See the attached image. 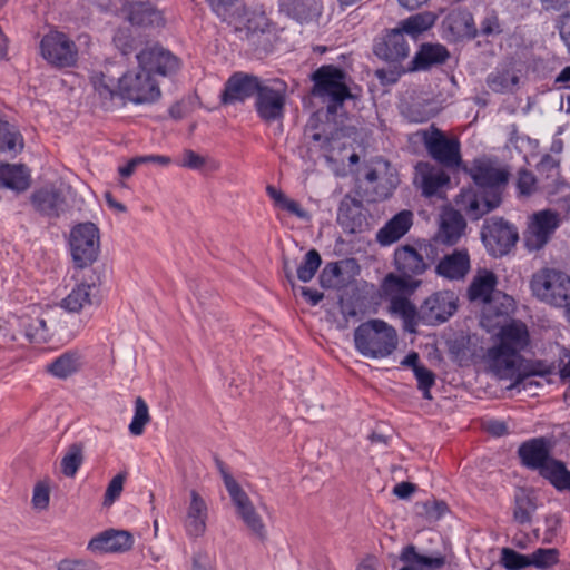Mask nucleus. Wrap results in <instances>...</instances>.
Masks as SVG:
<instances>
[{
	"instance_id": "obj_1",
	"label": "nucleus",
	"mask_w": 570,
	"mask_h": 570,
	"mask_svg": "<svg viewBox=\"0 0 570 570\" xmlns=\"http://www.w3.org/2000/svg\"><path fill=\"white\" fill-rule=\"evenodd\" d=\"M313 95L328 99L324 112L313 115L307 124V135L316 150L324 157L337 176L355 171L360 155L344 130L345 114L336 115L345 100L352 97L345 73L333 66H323L312 76Z\"/></svg>"
},
{
	"instance_id": "obj_2",
	"label": "nucleus",
	"mask_w": 570,
	"mask_h": 570,
	"mask_svg": "<svg viewBox=\"0 0 570 570\" xmlns=\"http://www.w3.org/2000/svg\"><path fill=\"white\" fill-rule=\"evenodd\" d=\"M529 345V333L524 324L511 322L495 335L494 345L483 356L484 368L500 380H510L515 387L530 376H548L554 366L546 361H533L523 365L520 352Z\"/></svg>"
},
{
	"instance_id": "obj_3",
	"label": "nucleus",
	"mask_w": 570,
	"mask_h": 570,
	"mask_svg": "<svg viewBox=\"0 0 570 570\" xmlns=\"http://www.w3.org/2000/svg\"><path fill=\"white\" fill-rule=\"evenodd\" d=\"M471 177L475 187L462 189L455 203L465 215L479 219L500 206L502 189L508 184L509 174L492 160L481 158L474 161Z\"/></svg>"
},
{
	"instance_id": "obj_4",
	"label": "nucleus",
	"mask_w": 570,
	"mask_h": 570,
	"mask_svg": "<svg viewBox=\"0 0 570 570\" xmlns=\"http://www.w3.org/2000/svg\"><path fill=\"white\" fill-rule=\"evenodd\" d=\"M498 276L488 268H478L473 275L466 296L470 302L483 304L481 324L488 331L505 326V317L514 311V301L503 293H495Z\"/></svg>"
},
{
	"instance_id": "obj_5",
	"label": "nucleus",
	"mask_w": 570,
	"mask_h": 570,
	"mask_svg": "<svg viewBox=\"0 0 570 570\" xmlns=\"http://www.w3.org/2000/svg\"><path fill=\"white\" fill-rule=\"evenodd\" d=\"M393 264L396 273H389L381 283L385 296L413 294L421 285L419 276L428 269L423 256L412 246H400L394 252Z\"/></svg>"
},
{
	"instance_id": "obj_6",
	"label": "nucleus",
	"mask_w": 570,
	"mask_h": 570,
	"mask_svg": "<svg viewBox=\"0 0 570 570\" xmlns=\"http://www.w3.org/2000/svg\"><path fill=\"white\" fill-rule=\"evenodd\" d=\"M355 350L366 358L390 357L397 348L399 335L387 322L373 318L361 323L353 334Z\"/></svg>"
},
{
	"instance_id": "obj_7",
	"label": "nucleus",
	"mask_w": 570,
	"mask_h": 570,
	"mask_svg": "<svg viewBox=\"0 0 570 570\" xmlns=\"http://www.w3.org/2000/svg\"><path fill=\"white\" fill-rule=\"evenodd\" d=\"M530 289L538 299L561 307L570 297V275L556 268H542L532 275Z\"/></svg>"
},
{
	"instance_id": "obj_8",
	"label": "nucleus",
	"mask_w": 570,
	"mask_h": 570,
	"mask_svg": "<svg viewBox=\"0 0 570 570\" xmlns=\"http://www.w3.org/2000/svg\"><path fill=\"white\" fill-rule=\"evenodd\" d=\"M161 95L155 77L144 67L122 72V97L124 101L134 105L153 104Z\"/></svg>"
},
{
	"instance_id": "obj_9",
	"label": "nucleus",
	"mask_w": 570,
	"mask_h": 570,
	"mask_svg": "<svg viewBox=\"0 0 570 570\" xmlns=\"http://www.w3.org/2000/svg\"><path fill=\"white\" fill-rule=\"evenodd\" d=\"M94 94L105 109L124 102L122 70L115 63H106L99 70H94L89 77Z\"/></svg>"
},
{
	"instance_id": "obj_10",
	"label": "nucleus",
	"mask_w": 570,
	"mask_h": 570,
	"mask_svg": "<svg viewBox=\"0 0 570 570\" xmlns=\"http://www.w3.org/2000/svg\"><path fill=\"white\" fill-rule=\"evenodd\" d=\"M375 55L390 65V76L384 69L377 70L376 76L381 80L395 81L396 68H406L402 62L409 58L410 47L404 35L396 28L389 30L374 49Z\"/></svg>"
},
{
	"instance_id": "obj_11",
	"label": "nucleus",
	"mask_w": 570,
	"mask_h": 570,
	"mask_svg": "<svg viewBox=\"0 0 570 570\" xmlns=\"http://www.w3.org/2000/svg\"><path fill=\"white\" fill-rule=\"evenodd\" d=\"M70 253L77 267L83 268L92 264L99 254L100 234L94 223H80L70 232Z\"/></svg>"
},
{
	"instance_id": "obj_12",
	"label": "nucleus",
	"mask_w": 570,
	"mask_h": 570,
	"mask_svg": "<svg viewBox=\"0 0 570 570\" xmlns=\"http://www.w3.org/2000/svg\"><path fill=\"white\" fill-rule=\"evenodd\" d=\"M40 52L45 60L58 68L72 67L78 60V48L75 41L58 30H50L42 37Z\"/></svg>"
},
{
	"instance_id": "obj_13",
	"label": "nucleus",
	"mask_w": 570,
	"mask_h": 570,
	"mask_svg": "<svg viewBox=\"0 0 570 570\" xmlns=\"http://www.w3.org/2000/svg\"><path fill=\"white\" fill-rule=\"evenodd\" d=\"M519 233L514 225L503 218H495L483 226L482 242L493 257L508 255L517 245Z\"/></svg>"
},
{
	"instance_id": "obj_14",
	"label": "nucleus",
	"mask_w": 570,
	"mask_h": 570,
	"mask_svg": "<svg viewBox=\"0 0 570 570\" xmlns=\"http://www.w3.org/2000/svg\"><path fill=\"white\" fill-rule=\"evenodd\" d=\"M559 214L551 209H542L531 214L523 233L524 246L529 252L542 249L559 227Z\"/></svg>"
},
{
	"instance_id": "obj_15",
	"label": "nucleus",
	"mask_w": 570,
	"mask_h": 570,
	"mask_svg": "<svg viewBox=\"0 0 570 570\" xmlns=\"http://www.w3.org/2000/svg\"><path fill=\"white\" fill-rule=\"evenodd\" d=\"M287 96V86L275 79L261 85L256 94V110L264 121L282 118Z\"/></svg>"
},
{
	"instance_id": "obj_16",
	"label": "nucleus",
	"mask_w": 570,
	"mask_h": 570,
	"mask_svg": "<svg viewBox=\"0 0 570 570\" xmlns=\"http://www.w3.org/2000/svg\"><path fill=\"white\" fill-rule=\"evenodd\" d=\"M456 309V295L451 291H439L426 297L421 305V323L439 325L446 322Z\"/></svg>"
},
{
	"instance_id": "obj_17",
	"label": "nucleus",
	"mask_w": 570,
	"mask_h": 570,
	"mask_svg": "<svg viewBox=\"0 0 570 570\" xmlns=\"http://www.w3.org/2000/svg\"><path fill=\"white\" fill-rule=\"evenodd\" d=\"M429 154L448 166L461 165L460 142L458 139H448L439 129L431 127L420 134Z\"/></svg>"
},
{
	"instance_id": "obj_18",
	"label": "nucleus",
	"mask_w": 570,
	"mask_h": 570,
	"mask_svg": "<svg viewBox=\"0 0 570 570\" xmlns=\"http://www.w3.org/2000/svg\"><path fill=\"white\" fill-rule=\"evenodd\" d=\"M100 282L94 273L78 283L61 301L60 306L69 313H80L100 303Z\"/></svg>"
},
{
	"instance_id": "obj_19",
	"label": "nucleus",
	"mask_w": 570,
	"mask_h": 570,
	"mask_svg": "<svg viewBox=\"0 0 570 570\" xmlns=\"http://www.w3.org/2000/svg\"><path fill=\"white\" fill-rule=\"evenodd\" d=\"M139 66L155 75L171 76L180 68L179 59L160 46H153L141 50L137 55Z\"/></svg>"
},
{
	"instance_id": "obj_20",
	"label": "nucleus",
	"mask_w": 570,
	"mask_h": 570,
	"mask_svg": "<svg viewBox=\"0 0 570 570\" xmlns=\"http://www.w3.org/2000/svg\"><path fill=\"white\" fill-rule=\"evenodd\" d=\"M449 58V51L440 43H422L406 68H396L395 76L406 72L425 71L433 66L441 65Z\"/></svg>"
},
{
	"instance_id": "obj_21",
	"label": "nucleus",
	"mask_w": 570,
	"mask_h": 570,
	"mask_svg": "<svg viewBox=\"0 0 570 570\" xmlns=\"http://www.w3.org/2000/svg\"><path fill=\"white\" fill-rule=\"evenodd\" d=\"M465 229L466 223L461 214L451 207H445L440 215L439 227L433 239L436 244L453 246L464 236Z\"/></svg>"
},
{
	"instance_id": "obj_22",
	"label": "nucleus",
	"mask_w": 570,
	"mask_h": 570,
	"mask_svg": "<svg viewBox=\"0 0 570 570\" xmlns=\"http://www.w3.org/2000/svg\"><path fill=\"white\" fill-rule=\"evenodd\" d=\"M471 269V258L466 248L454 249L442 256L434 267L438 276L448 281H462Z\"/></svg>"
},
{
	"instance_id": "obj_23",
	"label": "nucleus",
	"mask_w": 570,
	"mask_h": 570,
	"mask_svg": "<svg viewBox=\"0 0 570 570\" xmlns=\"http://www.w3.org/2000/svg\"><path fill=\"white\" fill-rule=\"evenodd\" d=\"M134 537L126 530L108 529L94 537L88 550L99 553L125 552L131 549Z\"/></svg>"
},
{
	"instance_id": "obj_24",
	"label": "nucleus",
	"mask_w": 570,
	"mask_h": 570,
	"mask_svg": "<svg viewBox=\"0 0 570 570\" xmlns=\"http://www.w3.org/2000/svg\"><path fill=\"white\" fill-rule=\"evenodd\" d=\"M227 20L236 31L244 32L247 38L264 33L269 28L268 18L261 9L237 10Z\"/></svg>"
},
{
	"instance_id": "obj_25",
	"label": "nucleus",
	"mask_w": 570,
	"mask_h": 570,
	"mask_svg": "<svg viewBox=\"0 0 570 570\" xmlns=\"http://www.w3.org/2000/svg\"><path fill=\"white\" fill-rule=\"evenodd\" d=\"M33 208L42 216L58 218L66 210V198L55 186L35 190L30 197Z\"/></svg>"
},
{
	"instance_id": "obj_26",
	"label": "nucleus",
	"mask_w": 570,
	"mask_h": 570,
	"mask_svg": "<svg viewBox=\"0 0 570 570\" xmlns=\"http://www.w3.org/2000/svg\"><path fill=\"white\" fill-rule=\"evenodd\" d=\"M122 12L131 24L141 27H161L164 17L161 11L154 8L148 1H126Z\"/></svg>"
},
{
	"instance_id": "obj_27",
	"label": "nucleus",
	"mask_w": 570,
	"mask_h": 570,
	"mask_svg": "<svg viewBox=\"0 0 570 570\" xmlns=\"http://www.w3.org/2000/svg\"><path fill=\"white\" fill-rule=\"evenodd\" d=\"M550 449L551 444L546 439L538 438L523 442L518 453L525 466L540 471L551 459Z\"/></svg>"
},
{
	"instance_id": "obj_28",
	"label": "nucleus",
	"mask_w": 570,
	"mask_h": 570,
	"mask_svg": "<svg viewBox=\"0 0 570 570\" xmlns=\"http://www.w3.org/2000/svg\"><path fill=\"white\" fill-rule=\"evenodd\" d=\"M259 86L257 78L236 73L227 81L222 100L225 104L243 101L252 95L257 94Z\"/></svg>"
},
{
	"instance_id": "obj_29",
	"label": "nucleus",
	"mask_w": 570,
	"mask_h": 570,
	"mask_svg": "<svg viewBox=\"0 0 570 570\" xmlns=\"http://www.w3.org/2000/svg\"><path fill=\"white\" fill-rule=\"evenodd\" d=\"M413 215L402 210L393 216L376 234V240L382 246H389L403 237L411 228Z\"/></svg>"
},
{
	"instance_id": "obj_30",
	"label": "nucleus",
	"mask_w": 570,
	"mask_h": 570,
	"mask_svg": "<svg viewBox=\"0 0 570 570\" xmlns=\"http://www.w3.org/2000/svg\"><path fill=\"white\" fill-rule=\"evenodd\" d=\"M207 507L205 501L196 492H191V501L185 519V530L189 538L203 535L206 529Z\"/></svg>"
},
{
	"instance_id": "obj_31",
	"label": "nucleus",
	"mask_w": 570,
	"mask_h": 570,
	"mask_svg": "<svg viewBox=\"0 0 570 570\" xmlns=\"http://www.w3.org/2000/svg\"><path fill=\"white\" fill-rule=\"evenodd\" d=\"M403 567L400 570H439L445 564L443 556L420 554L414 546L405 547L400 554Z\"/></svg>"
},
{
	"instance_id": "obj_32",
	"label": "nucleus",
	"mask_w": 570,
	"mask_h": 570,
	"mask_svg": "<svg viewBox=\"0 0 570 570\" xmlns=\"http://www.w3.org/2000/svg\"><path fill=\"white\" fill-rule=\"evenodd\" d=\"M401 295L402 294L389 296V311L391 314L402 318L405 331L415 333L416 326L421 322V312H417L416 306L411 299Z\"/></svg>"
},
{
	"instance_id": "obj_33",
	"label": "nucleus",
	"mask_w": 570,
	"mask_h": 570,
	"mask_svg": "<svg viewBox=\"0 0 570 570\" xmlns=\"http://www.w3.org/2000/svg\"><path fill=\"white\" fill-rule=\"evenodd\" d=\"M82 355L78 351H67L47 364L46 370L53 377L66 380L82 367Z\"/></svg>"
},
{
	"instance_id": "obj_34",
	"label": "nucleus",
	"mask_w": 570,
	"mask_h": 570,
	"mask_svg": "<svg viewBox=\"0 0 570 570\" xmlns=\"http://www.w3.org/2000/svg\"><path fill=\"white\" fill-rule=\"evenodd\" d=\"M436 21V13L432 11H423L402 20L397 24L396 29L400 30V32L403 35L410 36L412 39H417L423 33L431 30Z\"/></svg>"
},
{
	"instance_id": "obj_35",
	"label": "nucleus",
	"mask_w": 570,
	"mask_h": 570,
	"mask_svg": "<svg viewBox=\"0 0 570 570\" xmlns=\"http://www.w3.org/2000/svg\"><path fill=\"white\" fill-rule=\"evenodd\" d=\"M30 186V175L23 165L0 164V187L24 191Z\"/></svg>"
},
{
	"instance_id": "obj_36",
	"label": "nucleus",
	"mask_w": 570,
	"mask_h": 570,
	"mask_svg": "<svg viewBox=\"0 0 570 570\" xmlns=\"http://www.w3.org/2000/svg\"><path fill=\"white\" fill-rule=\"evenodd\" d=\"M281 11L298 21H307L321 13L320 0H281Z\"/></svg>"
},
{
	"instance_id": "obj_37",
	"label": "nucleus",
	"mask_w": 570,
	"mask_h": 570,
	"mask_svg": "<svg viewBox=\"0 0 570 570\" xmlns=\"http://www.w3.org/2000/svg\"><path fill=\"white\" fill-rule=\"evenodd\" d=\"M366 180L377 184L385 194H390L397 185V175L390 164L383 159L375 161V166L366 173Z\"/></svg>"
},
{
	"instance_id": "obj_38",
	"label": "nucleus",
	"mask_w": 570,
	"mask_h": 570,
	"mask_svg": "<svg viewBox=\"0 0 570 570\" xmlns=\"http://www.w3.org/2000/svg\"><path fill=\"white\" fill-rule=\"evenodd\" d=\"M539 474L556 490H570V470L562 461L551 458L539 471Z\"/></svg>"
},
{
	"instance_id": "obj_39",
	"label": "nucleus",
	"mask_w": 570,
	"mask_h": 570,
	"mask_svg": "<svg viewBox=\"0 0 570 570\" xmlns=\"http://www.w3.org/2000/svg\"><path fill=\"white\" fill-rule=\"evenodd\" d=\"M266 193L269 198L273 200V204L276 208L284 210L302 220H309L311 214L308 210L304 209L302 205L295 199L288 197L284 191L274 187L267 186Z\"/></svg>"
},
{
	"instance_id": "obj_40",
	"label": "nucleus",
	"mask_w": 570,
	"mask_h": 570,
	"mask_svg": "<svg viewBox=\"0 0 570 570\" xmlns=\"http://www.w3.org/2000/svg\"><path fill=\"white\" fill-rule=\"evenodd\" d=\"M235 508L237 517L243 521L245 527L255 535H265V524L262 517L256 511L250 499L237 504Z\"/></svg>"
},
{
	"instance_id": "obj_41",
	"label": "nucleus",
	"mask_w": 570,
	"mask_h": 570,
	"mask_svg": "<svg viewBox=\"0 0 570 570\" xmlns=\"http://www.w3.org/2000/svg\"><path fill=\"white\" fill-rule=\"evenodd\" d=\"M22 148L23 137L19 129L6 120H0V153L16 156Z\"/></svg>"
},
{
	"instance_id": "obj_42",
	"label": "nucleus",
	"mask_w": 570,
	"mask_h": 570,
	"mask_svg": "<svg viewBox=\"0 0 570 570\" xmlns=\"http://www.w3.org/2000/svg\"><path fill=\"white\" fill-rule=\"evenodd\" d=\"M445 23L456 37H470L475 35L473 18L469 12H453L446 17Z\"/></svg>"
},
{
	"instance_id": "obj_43",
	"label": "nucleus",
	"mask_w": 570,
	"mask_h": 570,
	"mask_svg": "<svg viewBox=\"0 0 570 570\" xmlns=\"http://www.w3.org/2000/svg\"><path fill=\"white\" fill-rule=\"evenodd\" d=\"M83 463V445L81 443H72L61 459V472L73 478Z\"/></svg>"
},
{
	"instance_id": "obj_44",
	"label": "nucleus",
	"mask_w": 570,
	"mask_h": 570,
	"mask_svg": "<svg viewBox=\"0 0 570 570\" xmlns=\"http://www.w3.org/2000/svg\"><path fill=\"white\" fill-rule=\"evenodd\" d=\"M450 184V177L444 171H423L421 179L422 194L425 197L439 195L440 190Z\"/></svg>"
},
{
	"instance_id": "obj_45",
	"label": "nucleus",
	"mask_w": 570,
	"mask_h": 570,
	"mask_svg": "<svg viewBox=\"0 0 570 570\" xmlns=\"http://www.w3.org/2000/svg\"><path fill=\"white\" fill-rule=\"evenodd\" d=\"M530 567L539 570H550L560 562V551L557 548H538L529 554Z\"/></svg>"
},
{
	"instance_id": "obj_46",
	"label": "nucleus",
	"mask_w": 570,
	"mask_h": 570,
	"mask_svg": "<svg viewBox=\"0 0 570 570\" xmlns=\"http://www.w3.org/2000/svg\"><path fill=\"white\" fill-rule=\"evenodd\" d=\"M219 474L234 507L249 499L227 466L219 465Z\"/></svg>"
},
{
	"instance_id": "obj_47",
	"label": "nucleus",
	"mask_w": 570,
	"mask_h": 570,
	"mask_svg": "<svg viewBox=\"0 0 570 570\" xmlns=\"http://www.w3.org/2000/svg\"><path fill=\"white\" fill-rule=\"evenodd\" d=\"M219 474L234 507L249 499L227 466L219 465Z\"/></svg>"
},
{
	"instance_id": "obj_48",
	"label": "nucleus",
	"mask_w": 570,
	"mask_h": 570,
	"mask_svg": "<svg viewBox=\"0 0 570 570\" xmlns=\"http://www.w3.org/2000/svg\"><path fill=\"white\" fill-rule=\"evenodd\" d=\"M337 222L342 228L351 234L361 230L363 218L358 207L344 205L338 209Z\"/></svg>"
},
{
	"instance_id": "obj_49",
	"label": "nucleus",
	"mask_w": 570,
	"mask_h": 570,
	"mask_svg": "<svg viewBox=\"0 0 570 570\" xmlns=\"http://www.w3.org/2000/svg\"><path fill=\"white\" fill-rule=\"evenodd\" d=\"M149 421L150 415L148 405L141 396H138L135 400L134 416L128 428L130 434L135 436L141 435L145 431V426L149 423Z\"/></svg>"
},
{
	"instance_id": "obj_50",
	"label": "nucleus",
	"mask_w": 570,
	"mask_h": 570,
	"mask_svg": "<svg viewBox=\"0 0 570 570\" xmlns=\"http://www.w3.org/2000/svg\"><path fill=\"white\" fill-rule=\"evenodd\" d=\"M537 504L533 498L525 491H520L515 498L514 520L519 523L529 522Z\"/></svg>"
},
{
	"instance_id": "obj_51",
	"label": "nucleus",
	"mask_w": 570,
	"mask_h": 570,
	"mask_svg": "<svg viewBox=\"0 0 570 570\" xmlns=\"http://www.w3.org/2000/svg\"><path fill=\"white\" fill-rule=\"evenodd\" d=\"M322 259L317 250L311 249L306 253L304 261L297 267V277L299 281L309 282L318 271Z\"/></svg>"
},
{
	"instance_id": "obj_52",
	"label": "nucleus",
	"mask_w": 570,
	"mask_h": 570,
	"mask_svg": "<svg viewBox=\"0 0 570 570\" xmlns=\"http://www.w3.org/2000/svg\"><path fill=\"white\" fill-rule=\"evenodd\" d=\"M207 161V157H204L191 149H185L180 157L175 161V164L179 167L206 175Z\"/></svg>"
},
{
	"instance_id": "obj_53",
	"label": "nucleus",
	"mask_w": 570,
	"mask_h": 570,
	"mask_svg": "<svg viewBox=\"0 0 570 570\" xmlns=\"http://www.w3.org/2000/svg\"><path fill=\"white\" fill-rule=\"evenodd\" d=\"M500 562L507 570H521L530 567L529 554H522L510 548L501 550Z\"/></svg>"
},
{
	"instance_id": "obj_54",
	"label": "nucleus",
	"mask_w": 570,
	"mask_h": 570,
	"mask_svg": "<svg viewBox=\"0 0 570 570\" xmlns=\"http://www.w3.org/2000/svg\"><path fill=\"white\" fill-rule=\"evenodd\" d=\"M517 83L518 77L509 70L498 71L488 79V86L494 92H504Z\"/></svg>"
},
{
	"instance_id": "obj_55",
	"label": "nucleus",
	"mask_w": 570,
	"mask_h": 570,
	"mask_svg": "<svg viewBox=\"0 0 570 570\" xmlns=\"http://www.w3.org/2000/svg\"><path fill=\"white\" fill-rule=\"evenodd\" d=\"M126 480V475L122 473H118L115 475L107 485L105 497H104V505L110 507L115 503V501L120 497L124 490V483Z\"/></svg>"
},
{
	"instance_id": "obj_56",
	"label": "nucleus",
	"mask_w": 570,
	"mask_h": 570,
	"mask_svg": "<svg viewBox=\"0 0 570 570\" xmlns=\"http://www.w3.org/2000/svg\"><path fill=\"white\" fill-rule=\"evenodd\" d=\"M413 373L417 381L419 389L423 392L424 399L431 400L432 395H431L430 390L435 383L434 374L424 366H422L420 368H415V372H413Z\"/></svg>"
},
{
	"instance_id": "obj_57",
	"label": "nucleus",
	"mask_w": 570,
	"mask_h": 570,
	"mask_svg": "<svg viewBox=\"0 0 570 570\" xmlns=\"http://www.w3.org/2000/svg\"><path fill=\"white\" fill-rule=\"evenodd\" d=\"M49 488L43 483H38L33 489L32 504L35 509L45 510L49 505Z\"/></svg>"
},
{
	"instance_id": "obj_58",
	"label": "nucleus",
	"mask_w": 570,
	"mask_h": 570,
	"mask_svg": "<svg viewBox=\"0 0 570 570\" xmlns=\"http://www.w3.org/2000/svg\"><path fill=\"white\" fill-rule=\"evenodd\" d=\"M32 326L36 327V331H27L26 336L31 342L46 341L49 334L46 321L43 318L37 317L32 320Z\"/></svg>"
},
{
	"instance_id": "obj_59",
	"label": "nucleus",
	"mask_w": 570,
	"mask_h": 570,
	"mask_svg": "<svg viewBox=\"0 0 570 570\" xmlns=\"http://www.w3.org/2000/svg\"><path fill=\"white\" fill-rule=\"evenodd\" d=\"M481 31L487 36L501 33L502 29L497 13L490 12L484 18L481 23Z\"/></svg>"
},
{
	"instance_id": "obj_60",
	"label": "nucleus",
	"mask_w": 570,
	"mask_h": 570,
	"mask_svg": "<svg viewBox=\"0 0 570 570\" xmlns=\"http://www.w3.org/2000/svg\"><path fill=\"white\" fill-rule=\"evenodd\" d=\"M535 178L530 173H521L518 178V189L521 195L528 196L535 189Z\"/></svg>"
},
{
	"instance_id": "obj_61",
	"label": "nucleus",
	"mask_w": 570,
	"mask_h": 570,
	"mask_svg": "<svg viewBox=\"0 0 570 570\" xmlns=\"http://www.w3.org/2000/svg\"><path fill=\"white\" fill-rule=\"evenodd\" d=\"M58 570H94L85 560L63 559L58 563Z\"/></svg>"
},
{
	"instance_id": "obj_62",
	"label": "nucleus",
	"mask_w": 570,
	"mask_h": 570,
	"mask_svg": "<svg viewBox=\"0 0 570 570\" xmlns=\"http://www.w3.org/2000/svg\"><path fill=\"white\" fill-rule=\"evenodd\" d=\"M193 570H213L210 556L207 552H196L193 557Z\"/></svg>"
},
{
	"instance_id": "obj_63",
	"label": "nucleus",
	"mask_w": 570,
	"mask_h": 570,
	"mask_svg": "<svg viewBox=\"0 0 570 570\" xmlns=\"http://www.w3.org/2000/svg\"><path fill=\"white\" fill-rule=\"evenodd\" d=\"M561 351L563 356H561L558 365L560 380L570 383V352L564 348H561Z\"/></svg>"
},
{
	"instance_id": "obj_64",
	"label": "nucleus",
	"mask_w": 570,
	"mask_h": 570,
	"mask_svg": "<svg viewBox=\"0 0 570 570\" xmlns=\"http://www.w3.org/2000/svg\"><path fill=\"white\" fill-rule=\"evenodd\" d=\"M560 37L570 53V13L564 14L559 23Z\"/></svg>"
}]
</instances>
